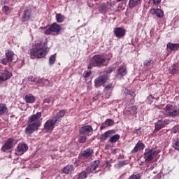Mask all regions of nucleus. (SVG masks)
<instances>
[{"instance_id": "obj_29", "label": "nucleus", "mask_w": 179, "mask_h": 179, "mask_svg": "<svg viewBox=\"0 0 179 179\" xmlns=\"http://www.w3.org/2000/svg\"><path fill=\"white\" fill-rule=\"evenodd\" d=\"M141 1L142 0H129V6L131 8H135V6H138Z\"/></svg>"}, {"instance_id": "obj_54", "label": "nucleus", "mask_w": 179, "mask_h": 179, "mask_svg": "<svg viewBox=\"0 0 179 179\" xmlns=\"http://www.w3.org/2000/svg\"><path fill=\"white\" fill-rule=\"evenodd\" d=\"M138 131H139V129H137L136 130V132H138Z\"/></svg>"}, {"instance_id": "obj_49", "label": "nucleus", "mask_w": 179, "mask_h": 179, "mask_svg": "<svg viewBox=\"0 0 179 179\" xmlns=\"http://www.w3.org/2000/svg\"><path fill=\"white\" fill-rule=\"evenodd\" d=\"M129 90H128V89H127V88H124V90H123V92H124V94H129Z\"/></svg>"}, {"instance_id": "obj_21", "label": "nucleus", "mask_w": 179, "mask_h": 179, "mask_svg": "<svg viewBox=\"0 0 179 179\" xmlns=\"http://www.w3.org/2000/svg\"><path fill=\"white\" fill-rule=\"evenodd\" d=\"M28 80L30 81V82H37V83H43V85H50V81H48V80L47 79H44V78H42L39 80H36V78H34V77H33V76H31L28 78Z\"/></svg>"}, {"instance_id": "obj_2", "label": "nucleus", "mask_w": 179, "mask_h": 179, "mask_svg": "<svg viewBox=\"0 0 179 179\" xmlns=\"http://www.w3.org/2000/svg\"><path fill=\"white\" fill-rule=\"evenodd\" d=\"M99 164H100L99 160H95L92 163H91L90 166L87 167L85 171H81L78 173L77 179H86L87 178V176L90 174H97L100 170H97L99 169Z\"/></svg>"}, {"instance_id": "obj_10", "label": "nucleus", "mask_w": 179, "mask_h": 179, "mask_svg": "<svg viewBox=\"0 0 179 179\" xmlns=\"http://www.w3.org/2000/svg\"><path fill=\"white\" fill-rule=\"evenodd\" d=\"M169 124H170V120L169 119H165L164 120H159L155 123V131H160V129L164 128Z\"/></svg>"}, {"instance_id": "obj_20", "label": "nucleus", "mask_w": 179, "mask_h": 179, "mask_svg": "<svg viewBox=\"0 0 179 179\" xmlns=\"http://www.w3.org/2000/svg\"><path fill=\"white\" fill-rule=\"evenodd\" d=\"M113 134H115V131L114 130H108L106 131L100 137L101 142H104L105 141H106L107 138H109L110 135H113Z\"/></svg>"}, {"instance_id": "obj_14", "label": "nucleus", "mask_w": 179, "mask_h": 179, "mask_svg": "<svg viewBox=\"0 0 179 179\" xmlns=\"http://www.w3.org/2000/svg\"><path fill=\"white\" fill-rule=\"evenodd\" d=\"M21 19L22 23H24V22H29V20L31 19V10L29 9L24 10Z\"/></svg>"}, {"instance_id": "obj_36", "label": "nucleus", "mask_w": 179, "mask_h": 179, "mask_svg": "<svg viewBox=\"0 0 179 179\" xmlns=\"http://www.w3.org/2000/svg\"><path fill=\"white\" fill-rule=\"evenodd\" d=\"M105 125H107L108 127H111L113 125H114V120H111V119H107L105 122H104Z\"/></svg>"}, {"instance_id": "obj_38", "label": "nucleus", "mask_w": 179, "mask_h": 179, "mask_svg": "<svg viewBox=\"0 0 179 179\" xmlns=\"http://www.w3.org/2000/svg\"><path fill=\"white\" fill-rule=\"evenodd\" d=\"M0 64H2L3 65H6L8 64H10V61L8 60V59L6 58H3V59H0Z\"/></svg>"}, {"instance_id": "obj_41", "label": "nucleus", "mask_w": 179, "mask_h": 179, "mask_svg": "<svg viewBox=\"0 0 179 179\" xmlns=\"http://www.w3.org/2000/svg\"><path fill=\"white\" fill-rule=\"evenodd\" d=\"M152 64H153V61L152 59L146 60L144 62V66H150V65H152Z\"/></svg>"}, {"instance_id": "obj_52", "label": "nucleus", "mask_w": 179, "mask_h": 179, "mask_svg": "<svg viewBox=\"0 0 179 179\" xmlns=\"http://www.w3.org/2000/svg\"><path fill=\"white\" fill-rule=\"evenodd\" d=\"M93 66H93V65H92V60H91V62H90V65L88 66V69H92V68H93Z\"/></svg>"}, {"instance_id": "obj_25", "label": "nucleus", "mask_w": 179, "mask_h": 179, "mask_svg": "<svg viewBox=\"0 0 179 179\" xmlns=\"http://www.w3.org/2000/svg\"><path fill=\"white\" fill-rule=\"evenodd\" d=\"M93 153H94V151L92 149L87 148L85 150H84L83 153H81V156H83V157L87 158V157H90V156H92Z\"/></svg>"}, {"instance_id": "obj_28", "label": "nucleus", "mask_w": 179, "mask_h": 179, "mask_svg": "<svg viewBox=\"0 0 179 179\" xmlns=\"http://www.w3.org/2000/svg\"><path fill=\"white\" fill-rule=\"evenodd\" d=\"M14 55L15 52H13V51L8 50V52H6V58L7 59V61L12 62V61H13Z\"/></svg>"}, {"instance_id": "obj_56", "label": "nucleus", "mask_w": 179, "mask_h": 179, "mask_svg": "<svg viewBox=\"0 0 179 179\" xmlns=\"http://www.w3.org/2000/svg\"><path fill=\"white\" fill-rule=\"evenodd\" d=\"M150 169H151V170H153V168H151Z\"/></svg>"}, {"instance_id": "obj_34", "label": "nucleus", "mask_w": 179, "mask_h": 179, "mask_svg": "<svg viewBox=\"0 0 179 179\" xmlns=\"http://www.w3.org/2000/svg\"><path fill=\"white\" fill-rule=\"evenodd\" d=\"M107 8H108L107 4L102 3L99 6V10L101 13H106L107 12Z\"/></svg>"}, {"instance_id": "obj_37", "label": "nucleus", "mask_w": 179, "mask_h": 179, "mask_svg": "<svg viewBox=\"0 0 179 179\" xmlns=\"http://www.w3.org/2000/svg\"><path fill=\"white\" fill-rule=\"evenodd\" d=\"M114 71H115V66H109L106 71V73L108 74V73H111L112 72H114Z\"/></svg>"}, {"instance_id": "obj_3", "label": "nucleus", "mask_w": 179, "mask_h": 179, "mask_svg": "<svg viewBox=\"0 0 179 179\" xmlns=\"http://www.w3.org/2000/svg\"><path fill=\"white\" fill-rule=\"evenodd\" d=\"M47 43H41L36 44L34 48L30 50V55L31 58H44L47 55Z\"/></svg>"}, {"instance_id": "obj_50", "label": "nucleus", "mask_w": 179, "mask_h": 179, "mask_svg": "<svg viewBox=\"0 0 179 179\" xmlns=\"http://www.w3.org/2000/svg\"><path fill=\"white\" fill-rule=\"evenodd\" d=\"M44 103H48V104H50V103L51 102V100H50V99H45L43 100Z\"/></svg>"}, {"instance_id": "obj_33", "label": "nucleus", "mask_w": 179, "mask_h": 179, "mask_svg": "<svg viewBox=\"0 0 179 179\" xmlns=\"http://www.w3.org/2000/svg\"><path fill=\"white\" fill-rule=\"evenodd\" d=\"M56 20L58 23H62L65 20V17L61 13L56 14Z\"/></svg>"}, {"instance_id": "obj_55", "label": "nucleus", "mask_w": 179, "mask_h": 179, "mask_svg": "<svg viewBox=\"0 0 179 179\" xmlns=\"http://www.w3.org/2000/svg\"><path fill=\"white\" fill-rule=\"evenodd\" d=\"M101 129H103V126L101 127Z\"/></svg>"}, {"instance_id": "obj_5", "label": "nucleus", "mask_w": 179, "mask_h": 179, "mask_svg": "<svg viewBox=\"0 0 179 179\" xmlns=\"http://www.w3.org/2000/svg\"><path fill=\"white\" fill-rule=\"evenodd\" d=\"M159 153H160V150H159L146 148L143 155V158L145 163H149V162H152V160H153V157L157 156Z\"/></svg>"}, {"instance_id": "obj_53", "label": "nucleus", "mask_w": 179, "mask_h": 179, "mask_svg": "<svg viewBox=\"0 0 179 179\" xmlns=\"http://www.w3.org/2000/svg\"><path fill=\"white\" fill-rule=\"evenodd\" d=\"M10 0H4V3H9Z\"/></svg>"}, {"instance_id": "obj_30", "label": "nucleus", "mask_w": 179, "mask_h": 179, "mask_svg": "<svg viewBox=\"0 0 179 179\" xmlns=\"http://www.w3.org/2000/svg\"><path fill=\"white\" fill-rule=\"evenodd\" d=\"M127 73V68L125 67H120L118 71H117V75H119V76H121L122 78L125 76Z\"/></svg>"}, {"instance_id": "obj_4", "label": "nucleus", "mask_w": 179, "mask_h": 179, "mask_svg": "<svg viewBox=\"0 0 179 179\" xmlns=\"http://www.w3.org/2000/svg\"><path fill=\"white\" fill-rule=\"evenodd\" d=\"M110 61V59H107L106 56L103 55H95L92 59V65L94 67L101 68V66H106V62Z\"/></svg>"}, {"instance_id": "obj_7", "label": "nucleus", "mask_w": 179, "mask_h": 179, "mask_svg": "<svg viewBox=\"0 0 179 179\" xmlns=\"http://www.w3.org/2000/svg\"><path fill=\"white\" fill-rule=\"evenodd\" d=\"M61 31V26L59 24L54 22L51 24L48 29L44 31V34L46 36H50L54 34L55 36H58Z\"/></svg>"}, {"instance_id": "obj_32", "label": "nucleus", "mask_w": 179, "mask_h": 179, "mask_svg": "<svg viewBox=\"0 0 179 179\" xmlns=\"http://www.w3.org/2000/svg\"><path fill=\"white\" fill-rule=\"evenodd\" d=\"M172 145H173V148L176 149V150L179 151V138H178L173 139Z\"/></svg>"}, {"instance_id": "obj_51", "label": "nucleus", "mask_w": 179, "mask_h": 179, "mask_svg": "<svg viewBox=\"0 0 179 179\" xmlns=\"http://www.w3.org/2000/svg\"><path fill=\"white\" fill-rule=\"evenodd\" d=\"M147 100H148V101L152 102V100H153V96L150 95V96L148 97Z\"/></svg>"}, {"instance_id": "obj_15", "label": "nucleus", "mask_w": 179, "mask_h": 179, "mask_svg": "<svg viewBox=\"0 0 179 179\" xmlns=\"http://www.w3.org/2000/svg\"><path fill=\"white\" fill-rule=\"evenodd\" d=\"M113 33L118 38H121L125 36L126 31L124 28L117 27L114 29Z\"/></svg>"}, {"instance_id": "obj_44", "label": "nucleus", "mask_w": 179, "mask_h": 179, "mask_svg": "<svg viewBox=\"0 0 179 179\" xmlns=\"http://www.w3.org/2000/svg\"><path fill=\"white\" fill-rule=\"evenodd\" d=\"M129 95L131 96V97H133V99H135V96H136L135 92H134L133 90L129 91Z\"/></svg>"}, {"instance_id": "obj_6", "label": "nucleus", "mask_w": 179, "mask_h": 179, "mask_svg": "<svg viewBox=\"0 0 179 179\" xmlns=\"http://www.w3.org/2000/svg\"><path fill=\"white\" fill-rule=\"evenodd\" d=\"M164 111H165L166 115L167 117H178L179 115V109L178 108L171 105V104H167L164 108Z\"/></svg>"}, {"instance_id": "obj_11", "label": "nucleus", "mask_w": 179, "mask_h": 179, "mask_svg": "<svg viewBox=\"0 0 179 179\" xmlns=\"http://www.w3.org/2000/svg\"><path fill=\"white\" fill-rule=\"evenodd\" d=\"M57 120L53 117L48 120L44 124V129L45 131H52L55 127V124H57Z\"/></svg>"}, {"instance_id": "obj_27", "label": "nucleus", "mask_w": 179, "mask_h": 179, "mask_svg": "<svg viewBox=\"0 0 179 179\" xmlns=\"http://www.w3.org/2000/svg\"><path fill=\"white\" fill-rule=\"evenodd\" d=\"M74 170L73 165H67L62 169L64 174H69Z\"/></svg>"}, {"instance_id": "obj_9", "label": "nucleus", "mask_w": 179, "mask_h": 179, "mask_svg": "<svg viewBox=\"0 0 179 179\" xmlns=\"http://www.w3.org/2000/svg\"><path fill=\"white\" fill-rule=\"evenodd\" d=\"M27 150H29V146L24 143H19L16 148V155L22 156Z\"/></svg>"}, {"instance_id": "obj_47", "label": "nucleus", "mask_w": 179, "mask_h": 179, "mask_svg": "<svg viewBox=\"0 0 179 179\" xmlns=\"http://www.w3.org/2000/svg\"><path fill=\"white\" fill-rule=\"evenodd\" d=\"M152 2L154 5H159L162 2V0H152Z\"/></svg>"}, {"instance_id": "obj_12", "label": "nucleus", "mask_w": 179, "mask_h": 179, "mask_svg": "<svg viewBox=\"0 0 179 179\" xmlns=\"http://www.w3.org/2000/svg\"><path fill=\"white\" fill-rule=\"evenodd\" d=\"M13 142H14L13 138H9L8 139H7L6 142L2 146L1 150L2 152H6L7 150H10V149L13 148Z\"/></svg>"}, {"instance_id": "obj_24", "label": "nucleus", "mask_w": 179, "mask_h": 179, "mask_svg": "<svg viewBox=\"0 0 179 179\" xmlns=\"http://www.w3.org/2000/svg\"><path fill=\"white\" fill-rule=\"evenodd\" d=\"M8 111L9 110H8L6 104L0 103V117L5 115V114H8Z\"/></svg>"}, {"instance_id": "obj_48", "label": "nucleus", "mask_w": 179, "mask_h": 179, "mask_svg": "<svg viewBox=\"0 0 179 179\" xmlns=\"http://www.w3.org/2000/svg\"><path fill=\"white\" fill-rule=\"evenodd\" d=\"M3 10H4V12H9V6H3Z\"/></svg>"}, {"instance_id": "obj_40", "label": "nucleus", "mask_w": 179, "mask_h": 179, "mask_svg": "<svg viewBox=\"0 0 179 179\" xmlns=\"http://www.w3.org/2000/svg\"><path fill=\"white\" fill-rule=\"evenodd\" d=\"M128 179H141V175L139 174H133L129 177Z\"/></svg>"}, {"instance_id": "obj_1", "label": "nucleus", "mask_w": 179, "mask_h": 179, "mask_svg": "<svg viewBox=\"0 0 179 179\" xmlns=\"http://www.w3.org/2000/svg\"><path fill=\"white\" fill-rule=\"evenodd\" d=\"M40 118H41V112H38L29 117L27 120L28 125L24 131L26 135H31L34 131H37L41 127Z\"/></svg>"}, {"instance_id": "obj_26", "label": "nucleus", "mask_w": 179, "mask_h": 179, "mask_svg": "<svg viewBox=\"0 0 179 179\" xmlns=\"http://www.w3.org/2000/svg\"><path fill=\"white\" fill-rule=\"evenodd\" d=\"M167 48L169 50H171V51H177L179 48V44L178 43H169L166 45Z\"/></svg>"}, {"instance_id": "obj_39", "label": "nucleus", "mask_w": 179, "mask_h": 179, "mask_svg": "<svg viewBox=\"0 0 179 179\" xmlns=\"http://www.w3.org/2000/svg\"><path fill=\"white\" fill-rule=\"evenodd\" d=\"M136 106H131L129 108V112L131 113V114H133V115H135V114H136Z\"/></svg>"}, {"instance_id": "obj_43", "label": "nucleus", "mask_w": 179, "mask_h": 179, "mask_svg": "<svg viewBox=\"0 0 179 179\" xmlns=\"http://www.w3.org/2000/svg\"><path fill=\"white\" fill-rule=\"evenodd\" d=\"M79 141H80V143H85V142H86V136H80Z\"/></svg>"}, {"instance_id": "obj_16", "label": "nucleus", "mask_w": 179, "mask_h": 179, "mask_svg": "<svg viewBox=\"0 0 179 179\" xmlns=\"http://www.w3.org/2000/svg\"><path fill=\"white\" fill-rule=\"evenodd\" d=\"M92 131L93 127L90 125L83 126L79 129L80 135H86V134H90Z\"/></svg>"}, {"instance_id": "obj_46", "label": "nucleus", "mask_w": 179, "mask_h": 179, "mask_svg": "<svg viewBox=\"0 0 179 179\" xmlns=\"http://www.w3.org/2000/svg\"><path fill=\"white\" fill-rule=\"evenodd\" d=\"M125 164V161H120L117 164L118 167H124V165Z\"/></svg>"}, {"instance_id": "obj_42", "label": "nucleus", "mask_w": 179, "mask_h": 179, "mask_svg": "<svg viewBox=\"0 0 179 179\" xmlns=\"http://www.w3.org/2000/svg\"><path fill=\"white\" fill-rule=\"evenodd\" d=\"M110 89H113V84L110 83L108 85L105 86L104 87V92H108Z\"/></svg>"}, {"instance_id": "obj_13", "label": "nucleus", "mask_w": 179, "mask_h": 179, "mask_svg": "<svg viewBox=\"0 0 179 179\" xmlns=\"http://www.w3.org/2000/svg\"><path fill=\"white\" fill-rule=\"evenodd\" d=\"M10 78H12V73L7 70L0 71V82H5V80H8V79H10Z\"/></svg>"}, {"instance_id": "obj_31", "label": "nucleus", "mask_w": 179, "mask_h": 179, "mask_svg": "<svg viewBox=\"0 0 179 179\" xmlns=\"http://www.w3.org/2000/svg\"><path fill=\"white\" fill-rule=\"evenodd\" d=\"M120 135L119 134H115L114 136H112L110 139H109V142L110 143H115V142H117V141L120 140Z\"/></svg>"}, {"instance_id": "obj_17", "label": "nucleus", "mask_w": 179, "mask_h": 179, "mask_svg": "<svg viewBox=\"0 0 179 179\" xmlns=\"http://www.w3.org/2000/svg\"><path fill=\"white\" fill-rule=\"evenodd\" d=\"M168 72L171 75H174L176 73H179V64H173V65L169 66Z\"/></svg>"}, {"instance_id": "obj_23", "label": "nucleus", "mask_w": 179, "mask_h": 179, "mask_svg": "<svg viewBox=\"0 0 179 179\" xmlns=\"http://www.w3.org/2000/svg\"><path fill=\"white\" fill-rule=\"evenodd\" d=\"M24 100L26 103H29V104H33V103L36 101V97L31 94H28L24 96Z\"/></svg>"}, {"instance_id": "obj_18", "label": "nucleus", "mask_w": 179, "mask_h": 179, "mask_svg": "<svg viewBox=\"0 0 179 179\" xmlns=\"http://www.w3.org/2000/svg\"><path fill=\"white\" fill-rule=\"evenodd\" d=\"M145 149V144L141 142H138L134 148L131 150V153H138L139 150H143Z\"/></svg>"}, {"instance_id": "obj_35", "label": "nucleus", "mask_w": 179, "mask_h": 179, "mask_svg": "<svg viewBox=\"0 0 179 179\" xmlns=\"http://www.w3.org/2000/svg\"><path fill=\"white\" fill-rule=\"evenodd\" d=\"M56 59H57V54L52 55L49 57V64L54 65V64H55Z\"/></svg>"}, {"instance_id": "obj_19", "label": "nucleus", "mask_w": 179, "mask_h": 179, "mask_svg": "<svg viewBox=\"0 0 179 179\" xmlns=\"http://www.w3.org/2000/svg\"><path fill=\"white\" fill-rule=\"evenodd\" d=\"M151 15H156L157 17L162 18L164 16V13L160 9L152 8L150 10Z\"/></svg>"}, {"instance_id": "obj_8", "label": "nucleus", "mask_w": 179, "mask_h": 179, "mask_svg": "<svg viewBox=\"0 0 179 179\" xmlns=\"http://www.w3.org/2000/svg\"><path fill=\"white\" fill-rule=\"evenodd\" d=\"M107 80H108V76L107 75L99 76L94 80L95 87L98 88L103 86V85H104Z\"/></svg>"}, {"instance_id": "obj_22", "label": "nucleus", "mask_w": 179, "mask_h": 179, "mask_svg": "<svg viewBox=\"0 0 179 179\" xmlns=\"http://www.w3.org/2000/svg\"><path fill=\"white\" fill-rule=\"evenodd\" d=\"M65 114H66V110H61L57 113V115L53 118L55 119V121H57V122H59V121L62 120Z\"/></svg>"}, {"instance_id": "obj_45", "label": "nucleus", "mask_w": 179, "mask_h": 179, "mask_svg": "<svg viewBox=\"0 0 179 179\" xmlns=\"http://www.w3.org/2000/svg\"><path fill=\"white\" fill-rule=\"evenodd\" d=\"M90 75H92V71H87L84 73V76L83 77L84 78H89L90 76Z\"/></svg>"}]
</instances>
